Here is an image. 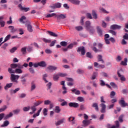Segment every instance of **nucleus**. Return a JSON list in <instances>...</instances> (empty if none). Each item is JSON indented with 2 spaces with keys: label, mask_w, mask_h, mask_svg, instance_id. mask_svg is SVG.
Listing matches in <instances>:
<instances>
[{
  "label": "nucleus",
  "mask_w": 128,
  "mask_h": 128,
  "mask_svg": "<svg viewBox=\"0 0 128 128\" xmlns=\"http://www.w3.org/2000/svg\"><path fill=\"white\" fill-rule=\"evenodd\" d=\"M20 78V76L16 75L14 74H11L10 75V80L12 82H16V84L18 83V80Z\"/></svg>",
  "instance_id": "nucleus-1"
},
{
  "label": "nucleus",
  "mask_w": 128,
  "mask_h": 128,
  "mask_svg": "<svg viewBox=\"0 0 128 128\" xmlns=\"http://www.w3.org/2000/svg\"><path fill=\"white\" fill-rule=\"evenodd\" d=\"M119 104H120L121 108H126V106H128V104L126 102L124 98H121V100L118 102Z\"/></svg>",
  "instance_id": "nucleus-2"
},
{
  "label": "nucleus",
  "mask_w": 128,
  "mask_h": 128,
  "mask_svg": "<svg viewBox=\"0 0 128 128\" xmlns=\"http://www.w3.org/2000/svg\"><path fill=\"white\" fill-rule=\"evenodd\" d=\"M26 26L27 30L29 32H34V30L32 29V26L30 24V22L29 20H26Z\"/></svg>",
  "instance_id": "nucleus-3"
},
{
  "label": "nucleus",
  "mask_w": 128,
  "mask_h": 128,
  "mask_svg": "<svg viewBox=\"0 0 128 128\" xmlns=\"http://www.w3.org/2000/svg\"><path fill=\"white\" fill-rule=\"evenodd\" d=\"M50 7L52 10H55V8H62V4L60 2H57L54 4H52V6H50Z\"/></svg>",
  "instance_id": "nucleus-4"
},
{
  "label": "nucleus",
  "mask_w": 128,
  "mask_h": 128,
  "mask_svg": "<svg viewBox=\"0 0 128 128\" xmlns=\"http://www.w3.org/2000/svg\"><path fill=\"white\" fill-rule=\"evenodd\" d=\"M77 52H81V54L82 56H84L86 54V49H84V46L78 48Z\"/></svg>",
  "instance_id": "nucleus-5"
},
{
  "label": "nucleus",
  "mask_w": 128,
  "mask_h": 128,
  "mask_svg": "<svg viewBox=\"0 0 128 128\" xmlns=\"http://www.w3.org/2000/svg\"><path fill=\"white\" fill-rule=\"evenodd\" d=\"M56 18H57V20H58V22H60V20H64V18H66V14H60L58 15H56Z\"/></svg>",
  "instance_id": "nucleus-6"
},
{
  "label": "nucleus",
  "mask_w": 128,
  "mask_h": 128,
  "mask_svg": "<svg viewBox=\"0 0 128 128\" xmlns=\"http://www.w3.org/2000/svg\"><path fill=\"white\" fill-rule=\"evenodd\" d=\"M101 107L100 112L102 114H104L106 112V106L104 104L102 103L100 104Z\"/></svg>",
  "instance_id": "nucleus-7"
},
{
  "label": "nucleus",
  "mask_w": 128,
  "mask_h": 128,
  "mask_svg": "<svg viewBox=\"0 0 128 128\" xmlns=\"http://www.w3.org/2000/svg\"><path fill=\"white\" fill-rule=\"evenodd\" d=\"M120 28H122V26L118 24H112L110 26V29L113 30H120Z\"/></svg>",
  "instance_id": "nucleus-8"
},
{
  "label": "nucleus",
  "mask_w": 128,
  "mask_h": 128,
  "mask_svg": "<svg viewBox=\"0 0 128 128\" xmlns=\"http://www.w3.org/2000/svg\"><path fill=\"white\" fill-rule=\"evenodd\" d=\"M18 7L20 8V10H24L26 12L30 10V8H24L22 7V4H19L18 5Z\"/></svg>",
  "instance_id": "nucleus-9"
},
{
  "label": "nucleus",
  "mask_w": 128,
  "mask_h": 128,
  "mask_svg": "<svg viewBox=\"0 0 128 128\" xmlns=\"http://www.w3.org/2000/svg\"><path fill=\"white\" fill-rule=\"evenodd\" d=\"M68 106L70 108H76L78 106V104L76 103V102H69L68 103Z\"/></svg>",
  "instance_id": "nucleus-10"
},
{
  "label": "nucleus",
  "mask_w": 128,
  "mask_h": 128,
  "mask_svg": "<svg viewBox=\"0 0 128 128\" xmlns=\"http://www.w3.org/2000/svg\"><path fill=\"white\" fill-rule=\"evenodd\" d=\"M117 74L118 78H120V80H122V82H126V78L124 77V76L120 74V71H118L117 72Z\"/></svg>",
  "instance_id": "nucleus-11"
},
{
  "label": "nucleus",
  "mask_w": 128,
  "mask_h": 128,
  "mask_svg": "<svg viewBox=\"0 0 128 128\" xmlns=\"http://www.w3.org/2000/svg\"><path fill=\"white\" fill-rule=\"evenodd\" d=\"M2 20H4V16H0V25L1 28H4L6 24V22Z\"/></svg>",
  "instance_id": "nucleus-12"
},
{
  "label": "nucleus",
  "mask_w": 128,
  "mask_h": 128,
  "mask_svg": "<svg viewBox=\"0 0 128 128\" xmlns=\"http://www.w3.org/2000/svg\"><path fill=\"white\" fill-rule=\"evenodd\" d=\"M96 28L98 36H102V28H100V26H97Z\"/></svg>",
  "instance_id": "nucleus-13"
},
{
  "label": "nucleus",
  "mask_w": 128,
  "mask_h": 128,
  "mask_svg": "<svg viewBox=\"0 0 128 128\" xmlns=\"http://www.w3.org/2000/svg\"><path fill=\"white\" fill-rule=\"evenodd\" d=\"M92 108H94L96 112H98V104L96 102H94L92 104Z\"/></svg>",
  "instance_id": "nucleus-14"
},
{
  "label": "nucleus",
  "mask_w": 128,
  "mask_h": 128,
  "mask_svg": "<svg viewBox=\"0 0 128 128\" xmlns=\"http://www.w3.org/2000/svg\"><path fill=\"white\" fill-rule=\"evenodd\" d=\"M86 30L89 32V33L90 34H94V29L92 26L90 28H87Z\"/></svg>",
  "instance_id": "nucleus-15"
},
{
  "label": "nucleus",
  "mask_w": 128,
  "mask_h": 128,
  "mask_svg": "<svg viewBox=\"0 0 128 128\" xmlns=\"http://www.w3.org/2000/svg\"><path fill=\"white\" fill-rule=\"evenodd\" d=\"M64 120H66V119H64V118H63L59 120L58 122H57L56 123V126H60V124H63L64 122Z\"/></svg>",
  "instance_id": "nucleus-16"
},
{
  "label": "nucleus",
  "mask_w": 128,
  "mask_h": 128,
  "mask_svg": "<svg viewBox=\"0 0 128 128\" xmlns=\"http://www.w3.org/2000/svg\"><path fill=\"white\" fill-rule=\"evenodd\" d=\"M69 2H71L72 4H80V0H69Z\"/></svg>",
  "instance_id": "nucleus-17"
},
{
  "label": "nucleus",
  "mask_w": 128,
  "mask_h": 128,
  "mask_svg": "<svg viewBox=\"0 0 128 128\" xmlns=\"http://www.w3.org/2000/svg\"><path fill=\"white\" fill-rule=\"evenodd\" d=\"M48 70H56L58 69V67H56L53 66H49L47 68Z\"/></svg>",
  "instance_id": "nucleus-18"
},
{
  "label": "nucleus",
  "mask_w": 128,
  "mask_h": 128,
  "mask_svg": "<svg viewBox=\"0 0 128 128\" xmlns=\"http://www.w3.org/2000/svg\"><path fill=\"white\" fill-rule=\"evenodd\" d=\"M116 126L114 125L111 126L110 128H120V122L118 120H116L115 122Z\"/></svg>",
  "instance_id": "nucleus-19"
},
{
  "label": "nucleus",
  "mask_w": 128,
  "mask_h": 128,
  "mask_svg": "<svg viewBox=\"0 0 128 128\" xmlns=\"http://www.w3.org/2000/svg\"><path fill=\"white\" fill-rule=\"evenodd\" d=\"M12 86V83L7 84L6 86L4 87V88L5 90H8V88H11Z\"/></svg>",
  "instance_id": "nucleus-20"
},
{
  "label": "nucleus",
  "mask_w": 128,
  "mask_h": 128,
  "mask_svg": "<svg viewBox=\"0 0 128 128\" xmlns=\"http://www.w3.org/2000/svg\"><path fill=\"white\" fill-rule=\"evenodd\" d=\"M98 62H101L102 64H104V61L102 59V55H98L97 57Z\"/></svg>",
  "instance_id": "nucleus-21"
},
{
  "label": "nucleus",
  "mask_w": 128,
  "mask_h": 128,
  "mask_svg": "<svg viewBox=\"0 0 128 128\" xmlns=\"http://www.w3.org/2000/svg\"><path fill=\"white\" fill-rule=\"evenodd\" d=\"M26 75H22L20 78H21V82H22V84H26V80L24 78H26Z\"/></svg>",
  "instance_id": "nucleus-22"
},
{
  "label": "nucleus",
  "mask_w": 128,
  "mask_h": 128,
  "mask_svg": "<svg viewBox=\"0 0 128 128\" xmlns=\"http://www.w3.org/2000/svg\"><path fill=\"white\" fill-rule=\"evenodd\" d=\"M39 66H42V68H46V64L44 61H42L40 62H38Z\"/></svg>",
  "instance_id": "nucleus-23"
},
{
  "label": "nucleus",
  "mask_w": 128,
  "mask_h": 128,
  "mask_svg": "<svg viewBox=\"0 0 128 128\" xmlns=\"http://www.w3.org/2000/svg\"><path fill=\"white\" fill-rule=\"evenodd\" d=\"M24 20H26V16H22L19 20L20 22H22V24H26V22L24 21Z\"/></svg>",
  "instance_id": "nucleus-24"
},
{
  "label": "nucleus",
  "mask_w": 128,
  "mask_h": 128,
  "mask_svg": "<svg viewBox=\"0 0 128 128\" xmlns=\"http://www.w3.org/2000/svg\"><path fill=\"white\" fill-rule=\"evenodd\" d=\"M90 24H91L90 21L88 20L86 22V30L88 28H89L90 27L92 26H90Z\"/></svg>",
  "instance_id": "nucleus-25"
},
{
  "label": "nucleus",
  "mask_w": 128,
  "mask_h": 128,
  "mask_svg": "<svg viewBox=\"0 0 128 128\" xmlns=\"http://www.w3.org/2000/svg\"><path fill=\"white\" fill-rule=\"evenodd\" d=\"M48 32L50 36H54V38H56L58 36V34H56V33L50 32V31H48Z\"/></svg>",
  "instance_id": "nucleus-26"
},
{
  "label": "nucleus",
  "mask_w": 128,
  "mask_h": 128,
  "mask_svg": "<svg viewBox=\"0 0 128 128\" xmlns=\"http://www.w3.org/2000/svg\"><path fill=\"white\" fill-rule=\"evenodd\" d=\"M127 62H128V58H124V61H122L120 64H122V66H127L128 65V64H126Z\"/></svg>",
  "instance_id": "nucleus-27"
},
{
  "label": "nucleus",
  "mask_w": 128,
  "mask_h": 128,
  "mask_svg": "<svg viewBox=\"0 0 128 128\" xmlns=\"http://www.w3.org/2000/svg\"><path fill=\"white\" fill-rule=\"evenodd\" d=\"M10 124V122L6 120L4 122V124L1 125L2 128H4V126H8Z\"/></svg>",
  "instance_id": "nucleus-28"
},
{
  "label": "nucleus",
  "mask_w": 128,
  "mask_h": 128,
  "mask_svg": "<svg viewBox=\"0 0 128 128\" xmlns=\"http://www.w3.org/2000/svg\"><path fill=\"white\" fill-rule=\"evenodd\" d=\"M92 14L94 18H95V20H96V18H98V15L96 14V11H94V10H92Z\"/></svg>",
  "instance_id": "nucleus-29"
},
{
  "label": "nucleus",
  "mask_w": 128,
  "mask_h": 128,
  "mask_svg": "<svg viewBox=\"0 0 128 128\" xmlns=\"http://www.w3.org/2000/svg\"><path fill=\"white\" fill-rule=\"evenodd\" d=\"M82 122L84 126H88L90 124V121L86 120H83Z\"/></svg>",
  "instance_id": "nucleus-30"
},
{
  "label": "nucleus",
  "mask_w": 128,
  "mask_h": 128,
  "mask_svg": "<svg viewBox=\"0 0 128 128\" xmlns=\"http://www.w3.org/2000/svg\"><path fill=\"white\" fill-rule=\"evenodd\" d=\"M42 104V101H37L34 103V106L36 108V106H38L40 104Z\"/></svg>",
  "instance_id": "nucleus-31"
},
{
  "label": "nucleus",
  "mask_w": 128,
  "mask_h": 128,
  "mask_svg": "<svg viewBox=\"0 0 128 128\" xmlns=\"http://www.w3.org/2000/svg\"><path fill=\"white\" fill-rule=\"evenodd\" d=\"M20 90V88H16L14 90H10V94H16V92H18Z\"/></svg>",
  "instance_id": "nucleus-32"
},
{
  "label": "nucleus",
  "mask_w": 128,
  "mask_h": 128,
  "mask_svg": "<svg viewBox=\"0 0 128 128\" xmlns=\"http://www.w3.org/2000/svg\"><path fill=\"white\" fill-rule=\"evenodd\" d=\"M124 114H121L119 118H118V120L120 122H123L124 120H122L124 118Z\"/></svg>",
  "instance_id": "nucleus-33"
},
{
  "label": "nucleus",
  "mask_w": 128,
  "mask_h": 128,
  "mask_svg": "<svg viewBox=\"0 0 128 128\" xmlns=\"http://www.w3.org/2000/svg\"><path fill=\"white\" fill-rule=\"evenodd\" d=\"M60 78V76H58V74H56L53 76V80H58V78Z\"/></svg>",
  "instance_id": "nucleus-34"
},
{
  "label": "nucleus",
  "mask_w": 128,
  "mask_h": 128,
  "mask_svg": "<svg viewBox=\"0 0 128 128\" xmlns=\"http://www.w3.org/2000/svg\"><path fill=\"white\" fill-rule=\"evenodd\" d=\"M20 52H22V54H26V47L22 48Z\"/></svg>",
  "instance_id": "nucleus-35"
},
{
  "label": "nucleus",
  "mask_w": 128,
  "mask_h": 128,
  "mask_svg": "<svg viewBox=\"0 0 128 128\" xmlns=\"http://www.w3.org/2000/svg\"><path fill=\"white\" fill-rule=\"evenodd\" d=\"M56 16V13H52L51 14H48L46 15V18H52V16Z\"/></svg>",
  "instance_id": "nucleus-36"
},
{
  "label": "nucleus",
  "mask_w": 128,
  "mask_h": 128,
  "mask_svg": "<svg viewBox=\"0 0 128 128\" xmlns=\"http://www.w3.org/2000/svg\"><path fill=\"white\" fill-rule=\"evenodd\" d=\"M72 92H75V94H80V92L78 90H76V89L72 90Z\"/></svg>",
  "instance_id": "nucleus-37"
},
{
  "label": "nucleus",
  "mask_w": 128,
  "mask_h": 128,
  "mask_svg": "<svg viewBox=\"0 0 128 128\" xmlns=\"http://www.w3.org/2000/svg\"><path fill=\"white\" fill-rule=\"evenodd\" d=\"M46 78H48V74H44L43 75L42 80L44 81L46 84L48 82V81L46 80Z\"/></svg>",
  "instance_id": "nucleus-38"
},
{
  "label": "nucleus",
  "mask_w": 128,
  "mask_h": 128,
  "mask_svg": "<svg viewBox=\"0 0 128 128\" xmlns=\"http://www.w3.org/2000/svg\"><path fill=\"white\" fill-rule=\"evenodd\" d=\"M10 38V34H8L4 38V41L2 42V44H4L6 42H8Z\"/></svg>",
  "instance_id": "nucleus-39"
},
{
  "label": "nucleus",
  "mask_w": 128,
  "mask_h": 128,
  "mask_svg": "<svg viewBox=\"0 0 128 128\" xmlns=\"http://www.w3.org/2000/svg\"><path fill=\"white\" fill-rule=\"evenodd\" d=\"M55 112L57 114L60 112V106H56L55 107Z\"/></svg>",
  "instance_id": "nucleus-40"
},
{
  "label": "nucleus",
  "mask_w": 128,
  "mask_h": 128,
  "mask_svg": "<svg viewBox=\"0 0 128 128\" xmlns=\"http://www.w3.org/2000/svg\"><path fill=\"white\" fill-rule=\"evenodd\" d=\"M8 28H10L12 32H14L16 31V30L14 29V27L13 26H9Z\"/></svg>",
  "instance_id": "nucleus-41"
},
{
  "label": "nucleus",
  "mask_w": 128,
  "mask_h": 128,
  "mask_svg": "<svg viewBox=\"0 0 128 128\" xmlns=\"http://www.w3.org/2000/svg\"><path fill=\"white\" fill-rule=\"evenodd\" d=\"M36 84H34V83H32L30 90L32 92V90H36Z\"/></svg>",
  "instance_id": "nucleus-42"
},
{
  "label": "nucleus",
  "mask_w": 128,
  "mask_h": 128,
  "mask_svg": "<svg viewBox=\"0 0 128 128\" xmlns=\"http://www.w3.org/2000/svg\"><path fill=\"white\" fill-rule=\"evenodd\" d=\"M62 90H63L64 91H62V94H66V92H68V91L66 90V88L65 86H62Z\"/></svg>",
  "instance_id": "nucleus-43"
},
{
  "label": "nucleus",
  "mask_w": 128,
  "mask_h": 128,
  "mask_svg": "<svg viewBox=\"0 0 128 128\" xmlns=\"http://www.w3.org/2000/svg\"><path fill=\"white\" fill-rule=\"evenodd\" d=\"M60 44L62 46H68V42L64 41H62L60 42Z\"/></svg>",
  "instance_id": "nucleus-44"
},
{
  "label": "nucleus",
  "mask_w": 128,
  "mask_h": 128,
  "mask_svg": "<svg viewBox=\"0 0 128 128\" xmlns=\"http://www.w3.org/2000/svg\"><path fill=\"white\" fill-rule=\"evenodd\" d=\"M42 40L44 42L47 43V44H50L52 40H48L46 38H42Z\"/></svg>",
  "instance_id": "nucleus-45"
},
{
  "label": "nucleus",
  "mask_w": 128,
  "mask_h": 128,
  "mask_svg": "<svg viewBox=\"0 0 128 128\" xmlns=\"http://www.w3.org/2000/svg\"><path fill=\"white\" fill-rule=\"evenodd\" d=\"M110 85H111L113 88H118V86H116L114 82H110Z\"/></svg>",
  "instance_id": "nucleus-46"
},
{
  "label": "nucleus",
  "mask_w": 128,
  "mask_h": 128,
  "mask_svg": "<svg viewBox=\"0 0 128 128\" xmlns=\"http://www.w3.org/2000/svg\"><path fill=\"white\" fill-rule=\"evenodd\" d=\"M15 72L16 74H22V70L20 68H16L15 70Z\"/></svg>",
  "instance_id": "nucleus-47"
},
{
  "label": "nucleus",
  "mask_w": 128,
  "mask_h": 128,
  "mask_svg": "<svg viewBox=\"0 0 128 128\" xmlns=\"http://www.w3.org/2000/svg\"><path fill=\"white\" fill-rule=\"evenodd\" d=\"M86 56L87 58H92V53H90V52H88L86 54Z\"/></svg>",
  "instance_id": "nucleus-48"
},
{
  "label": "nucleus",
  "mask_w": 128,
  "mask_h": 128,
  "mask_svg": "<svg viewBox=\"0 0 128 128\" xmlns=\"http://www.w3.org/2000/svg\"><path fill=\"white\" fill-rule=\"evenodd\" d=\"M20 109H16L12 111L14 114H18L20 113Z\"/></svg>",
  "instance_id": "nucleus-49"
},
{
  "label": "nucleus",
  "mask_w": 128,
  "mask_h": 128,
  "mask_svg": "<svg viewBox=\"0 0 128 128\" xmlns=\"http://www.w3.org/2000/svg\"><path fill=\"white\" fill-rule=\"evenodd\" d=\"M114 96H116V92H114V91H112L110 92V96L111 98H112Z\"/></svg>",
  "instance_id": "nucleus-50"
},
{
  "label": "nucleus",
  "mask_w": 128,
  "mask_h": 128,
  "mask_svg": "<svg viewBox=\"0 0 128 128\" xmlns=\"http://www.w3.org/2000/svg\"><path fill=\"white\" fill-rule=\"evenodd\" d=\"M58 76H61L62 78H64V76H66L67 74H66L59 72L58 73Z\"/></svg>",
  "instance_id": "nucleus-51"
},
{
  "label": "nucleus",
  "mask_w": 128,
  "mask_h": 128,
  "mask_svg": "<svg viewBox=\"0 0 128 128\" xmlns=\"http://www.w3.org/2000/svg\"><path fill=\"white\" fill-rule=\"evenodd\" d=\"M30 110V106H28L27 107H24L23 108L24 112H28V110Z\"/></svg>",
  "instance_id": "nucleus-52"
},
{
  "label": "nucleus",
  "mask_w": 128,
  "mask_h": 128,
  "mask_svg": "<svg viewBox=\"0 0 128 128\" xmlns=\"http://www.w3.org/2000/svg\"><path fill=\"white\" fill-rule=\"evenodd\" d=\"M86 16L90 20H92V14L90 13H87L86 14Z\"/></svg>",
  "instance_id": "nucleus-53"
},
{
  "label": "nucleus",
  "mask_w": 128,
  "mask_h": 128,
  "mask_svg": "<svg viewBox=\"0 0 128 128\" xmlns=\"http://www.w3.org/2000/svg\"><path fill=\"white\" fill-rule=\"evenodd\" d=\"M16 50H18V48L16 47H14L10 50V52H11V54H14Z\"/></svg>",
  "instance_id": "nucleus-54"
},
{
  "label": "nucleus",
  "mask_w": 128,
  "mask_h": 128,
  "mask_svg": "<svg viewBox=\"0 0 128 128\" xmlns=\"http://www.w3.org/2000/svg\"><path fill=\"white\" fill-rule=\"evenodd\" d=\"M98 76V74L96 72H94L92 76L91 80H96V78Z\"/></svg>",
  "instance_id": "nucleus-55"
},
{
  "label": "nucleus",
  "mask_w": 128,
  "mask_h": 128,
  "mask_svg": "<svg viewBox=\"0 0 128 128\" xmlns=\"http://www.w3.org/2000/svg\"><path fill=\"white\" fill-rule=\"evenodd\" d=\"M8 43H5L1 47L2 48H3V50H6V48H8Z\"/></svg>",
  "instance_id": "nucleus-56"
},
{
  "label": "nucleus",
  "mask_w": 128,
  "mask_h": 128,
  "mask_svg": "<svg viewBox=\"0 0 128 128\" xmlns=\"http://www.w3.org/2000/svg\"><path fill=\"white\" fill-rule=\"evenodd\" d=\"M8 72L9 74H14L16 72V71L13 70L12 68H8Z\"/></svg>",
  "instance_id": "nucleus-57"
},
{
  "label": "nucleus",
  "mask_w": 128,
  "mask_h": 128,
  "mask_svg": "<svg viewBox=\"0 0 128 128\" xmlns=\"http://www.w3.org/2000/svg\"><path fill=\"white\" fill-rule=\"evenodd\" d=\"M8 108V106H4L2 108H0V112H4V110Z\"/></svg>",
  "instance_id": "nucleus-58"
},
{
  "label": "nucleus",
  "mask_w": 128,
  "mask_h": 128,
  "mask_svg": "<svg viewBox=\"0 0 128 128\" xmlns=\"http://www.w3.org/2000/svg\"><path fill=\"white\" fill-rule=\"evenodd\" d=\"M30 110H32V112H36V108L35 106H33L30 107Z\"/></svg>",
  "instance_id": "nucleus-59"
},
{
  "label": "nucleus",
  "mask_w": 128,
  "mask_h": 128,
  "mask_svg": "<svg viewBox=\"0 0 128 128\" xmlns=\"http://www.w3.org/2000/svg\"><path fill=\"white\" fill-rule=\"evenodd\" d=\"M10 67L12 68H18V64H10Z\"/></svg>",
  "instance_id": "nucleus-60"
},
{
  "label": "nucleus",
  "mask_w": 128,
  "mask_h": 128,
  "mask_svg": "<svg viewBox=\"0 0 128 128\" xmlns=\"http://www.w3.org/2000/svg\"><path fill=\"white\" fill-rule=\"evenodd\" d=\"M43 114L44 116H48V109L46 108L43 110Z\"/></svg>",
  "instance_id": "nucleus-61"
},
{
  "label": "nucleus",
  "mask_w": 128,
  "mask_h": 128,
  "mask_svg": "<svg viewBox=\"0 0 128 128\" xmlns=\"http://www.w3.org/2000/svg\"><path fill=\"white\" fill-rule=\"evenodd\" d=\"M102 28H106V26H108V24H106V22H104V20H102Z\"/></svg>",
  "instance_id": "nucleus-62"
},
{
  "label": "nucleus",
  "mask_w": 128,
  "mask_h": 128,
  "mask_svg": "<svg viewBox=\"0 0 128 128\" xmlns=\"http://www.w3.org/2000/svg\"><path fill=\"white\" fill-rule=\"evenodd\" d=\"M76 30H78V32H80V30H82V26H76Z\"/></svg>",
  "instance_id": "nucleus-63"
},
{
  "label": "nucleus",
  "mask_w": 128,
  "mask_h": 128,
  "mask_svg": "<svg viewBox=\"0 0 128 128\" xmlns=\"http://www.w3.org/2000/svg\"><path fill=\"white\" fill-rule=\"evenodd\" d=\"M123 38L124 40H128V33H126L123 36Z\"/></svg>",
  "instance_id": "nucleus-64"
}]
</instances>
